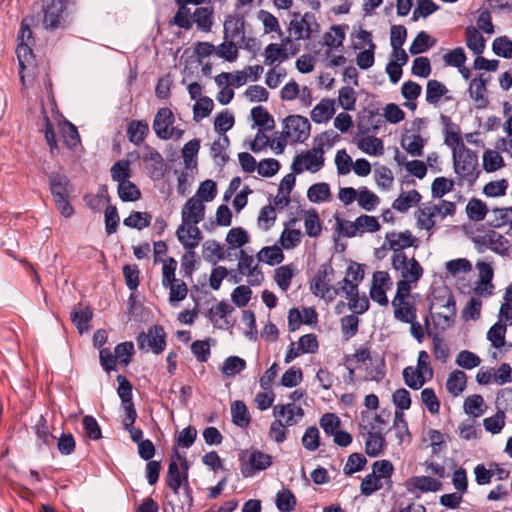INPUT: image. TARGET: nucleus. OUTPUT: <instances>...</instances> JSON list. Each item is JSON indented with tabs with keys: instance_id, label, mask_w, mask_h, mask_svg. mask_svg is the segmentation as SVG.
Returning <instances> with one entry per match:
<instances>
[{
	"instance_id": "09e8293b",
	"label": "nucleus",
	"mask_w": 512,
	"mask_h": 512,
	"mask_svg": "<svg viewBox=\"0 0 512 512\" xmlns=\"http://www.w3.org/2000/svg\"><path fill=\"white\" fill-rule=\"evenodd\" d=\"M167 485L173 491L174 494L179 493V489L182 486L183 480V471L181 472L178 464L175 461H171L168 466L167 472Z\"/></svg>"
},
{
	"instance_id": "4d7b16f0",
	"label": "nucleus",
	"mask_w": 512,
	"mask_h": 512,
	"mask_svg": "<svg viewBox=\"0 0 512 512\" xmlns=\"http://www.w3.org/2000/svg\"><path fill=\"white\" fill-rule=\"evenodd\" d=\"M367 463L366 457L361 453H352L349 455L347 462L344 466L343 472L345 475L350 476L356 472L364 469Z\"/></svg>"
},
{
	"instance_id": "2eb2a0df",
	"label": "nucleus",
	"mask_w": 512,
	"mask_h": 512,
	"mask_svg": "<svg viewBox=\"0 0 512 512\" xmlns=\"http://www.w3.org/2000/svg\"><path fill=\"white\" fill-rule=\"evenodd\" d=\"M488 79L483 78V75L471 80L469 85V95L476 102L478 109L485 108L489 101L486 96Z\"/></svg>"
},
{
	"instance_id": "9b49d317",
	"label": "nucleus",
	"mask_w": 512,
	"mask_h": 512,
	"mask_svg": "<svg viewBox=\"0 0 512 512\" xmlns=\"http://www.w3.org/2000/svg\"><path fill=\"white\" fill-rule=\"evenodd\" d=\"M147 153L143 156V161L150 163V177L159 180L164 177L167 171V164L162 155L148 144L144 145Z\"/></svg>"
},
{
	"instance_id": "37998d69",
	"label": "nucleus",
	"mask_w": 512,
	"mask_h": 512,
	"mask_svg": "<svg viewBox=\"0 0 512 512\" xmlns=\"http://www.w3.org/2000/svg\"><path fill=\"white\" fill-rule=\"evenodd\" d=\"M246 368V361L238 356L227 357L221 367V373L226 377H234Z\"/></svg>"
},
{
	"instance_id": "bf43d9fd",
	"label": "nucleus",
	"mask_w": 512,
	"mask_h": 512,
	"mask_svg": "<svg viewBox=\"0 0 512 512\" xmlns=\"http://www.w3.org/2000/svg\"><path fill=\"white\" fill-rule=\"evenodd\" d=\"M203 258L212 264H216L217 261L223 259L221 245L215 240L205 242L203 244Z\"/></svg>"
},
{
	"instance_id": "6e6d98bb",
	"label": "nucleus",
	"mask_w": 512,
	"mask_h": 512,
	"mask_svg": "<svg viewBox=\"0 0 512 512\" xmlns=\"http://www.w3.org/2000/svg\"><path fill=\"white\" fill-rule=\"evenodd\" d=\"M402 375L405 384L414 390L420 389L426 382L421 371H416L411 366L404 368Z\"/></svg>"
},
{
	"instance_id": "c85d7f7f",
	"label": "nucleus",
	"mask_w": 512,
	"mask_h": 512,
	"mask_svg": "<svg viewBox=\"0 0 512 512\" xmlns=\"http://www.w3.org/2000/svg\"><path fill=\"white\" fill-rule=\"evenodd\" d=\"M192 21L196 23L198 30L210 32L213 25V9L210 7L196 8Z\"/></svg>"
},
{
	"instance_id": "2f4dec72",
	"label": "nucleus",
	"mask_w": 512,
	"mask_h": 512,
	"mask_svg": "<svg viewBox=\"0 0 512 512\" xmlns=\"http://www.w3.org/2000/svg\"><path fill=\"white\" fill-rule=\"evenodd\" d=\"M275 504L280 512H292L295 510L297 500L289 488H283L277 492Z\"/></svg>"
},
{
	"instance_id": "bb28decb",
	"label": "nucleus",
	"mask_w": 512,
	"mask_h": 512,
	"mask_svg": "<svg viewBox=\"0 0 512 512\" xmlns=\"http://www.w3.org/2000/svg\"><path fill=\"white\" fill-rule=\"evenodd\" d=\"M466 45L476 55H481L485 49V39L472 25L465 29Z\"/></svg>"
},
{
	"instance_id": "6ab92c4d",
	"label": "nucleus",
	"mask_w": 512,
	"mask_h": 512,
	"mask_svg": "<svg viewBox=\"0 0 512 512\" xmlns=\"http://www.w3.org/2000/svg\"><path fill=\"white\" fill-rule=\"evenodd\" d=\"M334 104L333 99H322L311 111L312 121L318 124L328 122L335 113Z\"/></svg>"
},
{
	"instance_id": "6e6552de",
	"label": "nucleus",
	"mask_w": 512,
	"mask_h": 512,
	"mask_svg": "<svg viewBox=\"0 0 512 512\" xmlns=\"http://www.w3.org/2000/svg\"><path fill=\"white\" fill-rule=\"evenodd\" d=\"M333 275L334 269L330 263L321 264L317 273L310 281L311 292L317 297L325 298L332 289L329 282L332 280Z\"/></svg>"
},
{
	"instance_id": "72a5a7b5",
	"label": "nucleus",
	"mask_w": 512,
	"mask_h": 512,
	"mask_svg": "<svg viewBox=\"0 0 512 512\" xmlns=\"http://www.w3.org/2000/svg\"><path fill=\"white\" fill-rule=\"evenodd\" d=\"M257 259L260 262H265L268 265L274 266L284 260V254L278 246L263 247L257 254Z\"/></svg>"
},
{
	"instance_id": "4c0bfd02",
	"label": "nucleus",
	"mask_w": 512,
	"mask_h": 512,
	"mask_svg": "<svg viewBox=\"0 0 512 512\" xmlns=\"http://www.w3.org/2000/svg\"><path fill=\"white\" fill-rule=\"evenodd\" d=\"M410 484L421 492H436L441 489L442 483L430 476H415L410 479Z\"/></svg>"
},
{
	"instance_id": "f03ea898",
	"label": "nucleus",
	"mask_w": 512,
	"mask_h": 512,
	"mask_svg": "<svg viewBox=\"0 0 512 512\" xmlns=\"http://www.w3.org/2000/svg\"><path fill=\"white\" fill-rule=\"evenodd\" d=\"M453 166L454 171L463 180H466L470 185H473L478 179L481 171L478 168V155L470 148L463 150L453 151Z\"/></svg>"
},
{
	"instance_id": "0e129e2a",
	"label": "nucleus",
	"mask_w": 512,
	"mask_h": 512,
	"mask_svg": "<svg viewBox=\"0 0 512 512\" xmlns=\"http://www.w3.org/2000/svg\"><path fill=\"white\" fill-rule=\"evenodd\" d=\"M382 488L383 482L372 473L366 475L360 484V492L364 496H371Z\"/></svg>"
},
{
	"instance_id": "8fccbe9b",
	"label": "nucleus",
	"mask_w": 512,
	"mask_h": 512,
	"mask_svg": "<svg viewBox=\"0 0 512 512\" xmlns=\"http://www.w3.org/2000/svg\"><path fill=\"white\" fill-rule=\"evenodd\" d=\"M61 134L65 145L72 149L80 143V136L74 124L65 121L60 125Z\"/></svg>"
},
{
	"instance_id": "aec40b11",
	"label": "nucleus",
	"mask_w": 512,
	"mask_h": 512,
	"mask_svg": "<svg viewBox=\"0 0 512 512\" xmlns=\"http://www.w3.org/2000/svg\"><path fill=\"white\" fill-rule=\"evenodd\" d=\"M476 267L479 271V281L475 288L476 293L482 294L483 289H485L489 295L492 294V279L494 276L492 266L486 262H478Z\"/></svg>"
},
{
	"instance_id": "680f3d73",
	"label": "nucleus",
	"mask_w": 512,
	"mask_h": 512,
	"mask_svg": "<svg viewBox=\"0 0 512 512\" xmlns=\"http://www.w3.org/2000/svg\"><path fill=\"white\" fill-rule=\"evenodd\" d=\"M214 107L213 100L207 96L201 97L193 106V118L199 121L212 112Z\"/></svg>"
},
{
	"instance_id": "7ed1b4c3",
	"label": "nucleus",
	"mask_w": 512,
	"mask_h": 512,
	"mask_svg": "<svg viewBox=\"0 0 512 512\" xmlns=\"http://www.w3.org/2000/svg\"><path fill=\"white\" fill-rule=\"evenodd\" d=\"M30 21L28 18H24L21 21L20 32L17 37L18 45L16 49V54L19 62V73L21 75V80L24 81V76L22 75L23 70L33 64L34 55L32 51V45L35 43L32 30L30 28Z\"/></svg>"
},
{
	"instance_id": "864d4df0",
	"label": "nucleus",
	"mask_w": 512,
	"mask_h": 512,
	"mask_svg": "<svg viewBox=\"0 0 512 512\" xmlns=\"http://www.w3.org/2000/svg\"><path fill=\"white\" fill-rule=\"evenodd\" d=\"M305 230L309 237H317L320 235L322 227L318 213L311 209L305 213Z\"/></svg>"
},
{
	"instance_id": "13d9d810",
	"label": "nucleus",
	"mask_w": 512,
	"mask_h": 512,
	"mask_svg": "<svg viewBox=\"0 0 512 512\" xmlns=\"http://www.w3.org/2000/svg\"><path fill=\"white\" fill-rule=\"evenodd\" d=\"M394 472L393 464L389 460H378L372 465V474L378 477L380 481L388 480L392 483L391 477Z\"/></svg>"
},
{
	"instance_id": "c9c22d12",
	"label": "nucleus",
	"mask_w": 512,
	"mask_h": 512,
	"mask_svg": "<svg viewBox=\"0 0 512 512\" xmlns=\"http://www.w3.org/2000/svg\"><path fill=\"white\" fill-rule=\"evenodd\" d=\"M463 408L466 414L478 418L485 412L484 399L479 394L470 395L465 399Z\"/></svg>"
},
{
	"instance_id": "cd10ccee",
	"label": "nucleus",
	"mask_w": 512,
	"mask_h": 512,
	"mask_svg": "<svg viewBox=\"0 0 512 512\" xmlns=\"http://www.w3.org/2000/svg\"><path fill=\"white\" fill-rule=\"evenodd\" d=\"M427 140L419 134L412 136H404L401 140V146L413 157H420L423 155V148Z\"/></svg>"
},
{
	"instance_id": "5701e85b",
	"label": "nucleus",
	"mask_w": 512,
	"mask_h": 512,
	"mask_svg": "<svg viewBox=\"0 0 512 512\" xmlns=\"http://www.w3.org/2000/svg\"><path fill=\"white\" fill-rule=\"evenodd\" d=\"M178 10L176 11L171 24L179 28L190 30L193 26V21L190 17V9L187 7L189 4L184 0H175Z\"/></svg>"
},
{
	"instance_id": "39448f33",
	"label": "nucleus",
	"mask_w": 512,
	"mask_h": 512,
	"mask_svg": "<svg viewBox=\"0 0 512 512\" xmlns=\"http://www.w3.org/2000/svg\"><path fill=\"white\" fill-rule=\"evenodd\" d=\"M385 240L388 244V249L393 251L391 259L392 268L400 267L406 260L404 249L418 246L417 238L409 230L386 233Z\"/></svg>"
},
{
	"instance_id": "de8ad7c7",
	"label": "nucleus",
	"mask_w": 512,
	"mask_h": 512,
	"mask_svg": "<svg viewBox=\"0 0 512 512\" xmlns=\"http://www.w3.org/2000/svg\"><path fill=\"white\" fill-rule=\"evenodd\" d=\"M431 37L429 34L425 31H420L414 40L412 41L409 52L412 55H418L421 53L426 52L430 47H432L435 44V40L433 39L432 42H430Z\"/></svg>"
},
{
	"instance_id": "ea45409f",
	"label": "nucleus",
	"mask_w": 512,
	"mask_h": 512,
	"mask_svg": "<svg viewBox=\"0 0 512 512\" xmlns=\"http://www.w3.org/2000/svg\"><path fill=\"white\" fill-rule=\"evenodd\" d=\"M265 64L272 65L277 60L283 62L289 58L287 48L280 46L277 43H270L266 46L265 51Z\"/></svg>"
},
{
	"instance_id": "58836bf2",
	"label": "nucleus",
	"mask_w": 512,
	"mask_h": 512,
	"mask_svg": "<svg viewBox=\"0 0 512 512\" xmlns=\"http://www.w3.org/2000/svg\"><path fill=\"white\" fill-rule=\"evenodd\" d=\"M357 201L358 205L366 211H373L380 203L379 197L365 186L358 189Z\"/></svg>"
},
{
	"instance_id": "a18cd8bd",
	"label": "nucleus",
	"mask_w": 512,
	"mask_h": 512,
	"mask_svg": "<svg viewBox=\"0 0 512 512\" xmlns=\"http://www.w3.org/2000/svg\"><path fill=\"white\" fill-rule=\"evenodd\" d=\"M393 428L396 430V437L400 444L405 441L410 442L411 434L403 412L398 410L395 411Z\"/></svg>"
},
{
	"instance_id": "f8f14e48",
	"label": "nucleus",
	"mask_w": 512,
	"mask_h": 512,
	"mask_svg": "<svg viewBox=\"0 0 512 512\" xmlns=\"http://www.w3.org/2000/svg\"><path fill=\"white\" fill-rule=\"evenodd\" d=\"M272 465V456L259 450H252L249 456V466L242 467L245 477L252 476L256 471H263Z\"/></svg>"
},
{
	"instance_id": "3c124183",
	"label": "nucleus",
	"mask_w": 512,
	"mask_h": 512,
	"mask_svg": "<svg viewBox=\"0 0 512 512\" xmlns=\"http://www.w3.org/2000/svg\"><path fill=\"white\" fill-rule=\"evenodd\" d=\"M358 147L363 152L373 156H381L384 153L383 141L373 136L361 139Z\"/></svg>"
},
{
	"instance_id": "a211bd4d",
	"label": "nucleus",
	"mask_w": 512,
	"mask_h": 512,
	"mask_svg": "<svg viewBox=\"0 0 512 512\" xmlns=\"http://www.w3.org/2000/svg\"><path fill=\"white\" fill-rule=\"evenodd\" d=\"M237 38L245 40L244 19L228 16L224 22V40L233 41Z\"/></svg>"
},
{
	"instance_id": "c03bdc74",
	"label": "nucleus",
	"mask_w": 512,
	"mask_h": 512,
	"mask_svg": "<svg viewBox=\"0 0 512 512\" xmlns=\"http://www.w3.org/2000/svg\"><path fill=\"white\" fill-rule=\"evenodd\" d=\"M488 212L486 204L480 200L473 198L466 206V213L470 220L479 222L484 220Z\"/></svg>"
},
{
	"instance_id": "dca6fc26",
	"label": "nucleus",
	"mask_w": 512,
	"mask_h": 512,
	"mask_svg": "<svg viewBox=\"0 0 512 512\" xmlns=\"http://www.w3.org/2000/svg\"><path fill=\"white\" fill-rule=\"evenodd\" d=\"M440 119L445 126V144L451 146L453 149L456 148L457 150L467 148L463 143L458 127L452 123L451 118L442 114Z\"/></svg>"
},
{
	"instance_id": "a878e982",
	"label": "nucleus",
	"mask_w": 512,
	"mask_h": 512,
	"mask_svg": "<svg viewBox=\"0 0 512 512\" xmlns=\"http://www.w3.org/2000/svg\"><path fill=\"white\" fill-rule=\"evenodd\" d=\"M92 317L93 311L88 306L84 309L74 308L70 314L71 321L76 326L80 334H83L89 330V322Z\"/></svg>"
},
{
	"instance_id": "a19ab883",
	"label": "nucleus",
	"mask_w": 512,
	"mask_h": 512,
	"mask_svg": "<svg viewBox=\"0 0 512 512\" xmlns=\"http://www.w3.org/2000/svg\"><path fill=\"white\" fill-rule=\"evenodd\" d=\"M232 422L239 427H246L250 423L248 409L243 401L237 400L231 406Z\"/></svg>"
},
{
	"instance_id": "69168bd1",
	"label": "nucleus",
	"mask_w": 512,
	"mask_h": 512,
	"mask_svg": "<svg viewBox=\"0 0 512 512\" xmlns=\"http://www.w3.org/2000/svg\"><path fill=\"white\" fill-rule=\"evenodd\" d=\"M493 52L500 57L512 58V41L506 36H500L494 39L492 44Z\"/></svg>"
},
{
	"instance_id": "20e7f679",
	"label": "nucleus",
	"mask_w": 512,
	"mask_h": 512,
	"mask_svg": "<svg viewBox=\"0 0 512 512\" xmlns=\"http://www.w3.org/2000/svg\"><path fill=\"white\" fill-rule=\"evenodd\" d=\"M43 26L46 30L64 29L67 24L68 0H42Z\"/></svg>"
},
{
	"instance_id": "774afa93",
	"label": "nucleus",
	"mask_w": 512,
	"mask_h": 512,
	"mask_svg": "<svg viewBox=\"0 0 512 512\" xmlns=\"http://www.w3.org/2000/svg\"><path fill=\"white\" fill-rule=\"evenodd\" d=\"M226 241L233 247H242L249 242V235L242 227H235L227 233Z\"/></svg>"
},
{
	"instance_id": "c756f323",
	"label": "nucleus",
	"mask_w": 512,
	"mask_h": 512,
	"mask_svg": "<svg viewBox=\"0 0 512 512\" xmlns=\"http://www.w3.org/2000/svg\"><path fill=\"white\" fill-rule=\"evenodd\" d=\"M251 117L254 124L260 130H272L275 126L274 118L269 114L268 110L263 106H256L251 109Z\"/></svg>"
},
{
	"instance_id": "7c9ffc66",
	"label": "nucleus",
	"mask_w": 512,
	"mask_h": 512,
	"mask_svg": "<svg viewBox=\"0 0 512 512\" xmlns=\"http://www.w3.org/2000/svg\"><path fill=\"white\" fill-rule=\"evenodd\" d=\"M448 93L447 87L436 79L428 80L426 85V102L437 105L440 99Z\"/></svg>"
},
{
	"instance_id": "0eeeda50",
	"label": "nucleus",
	"mask_w": 512,
	"mask_h": 512,
	"mask_svg": "<svg viewBox=\"0 0 512 512\" xmlns=\"http://www.w3.org/2000/svg\"><path fill=\"white\" fill-rule=\"evenodd\" d=\"M311 124L301 115H289L283 121L282 135L292 138L294 142L303 143L310 136Z\"/></svg>"
},
{
	"instance_id": "473e14b6",
	"label": "nucleus",
	"mask_w": 512,
	"mask_h": 512,
	"mask_svg": "<svg viewBox=\"0 0 512 512\" xmlns=\"http://www.w3.org/2000/svg\"><path fill=\"white\" fill-rule=\"evenodd\" d=\"M295 223H296V219L295 218L291 219L286 224V228L284 229V231L282 232V234L280 236V242L284 249L288 250V249L294 248L301 241V237H302L301 231L298 229H289L288 228L290 225L295 224Z\"/></svg>"
},
{
	"instance_id": "e2e57ef3",
	"label": "nucleus",
	"mask_w": 512,
	"mask_h": 512,
	"mask_svg": "<svg viewBox=\"0 0 512 512\" xmlns=\"http://www.w3.org/2000/svg\"><path fill=\"white\" fill-rule=\"evenodd\" d=\"M506 325L500 322L495 323L487 332V339L492 346L499 349L505 344Z\"/></svg>"
},
{
	"instance_id": "052dcab7",
	"label": "nucleus",
	"mask_w": 512,
	"mask_h": 512,
	"mask_svg": "<svg viewBox=\"0 0 512 512\" xmlns=\"http://www.w3.org/2000/svg\"><path fill=\"white\" fill-rule=\"evenodd\" d=\"M505 425V412L499 409L495 415L485 418L483 426L487 432L498 434L502 431Z\"/></svg>"
},
{
	"instance_id": "4468645a",
	"label": "nucleus",
	"mask_w": 512,
	"mask_h": 512,
	"mask_svg": "<svg viewBox=\"0 0 512 512\" xmlns=\"http://www.w3.org/2000/svg\"><path fill=\"white\" fill-rule=\"evenodd\" d=\"M304 167L306 170L316 173L324 166V149L323 143H318L312 149L301 153Z\"/></svg>"
},
{
	"instance_id": "49530a36",
	"label": "nucleus",
	"mask_w": 512,
	"mask_h": 512,
	"mask_svg": "<svg viewBox=\"0 0 512 512\" xmlns=\"http://www.w3.org/2000/svg\"><path fill=\"white\" fill-rule=\"evenodd\" d=\"M299 17L300 13H293V19L289 24V32L295 40L309 39L311 36V27L309 24H307V27H304L303 20H298Z\"/></svg>"
},
{
	"instance_id": "423d86ee",
	"label": "nucleus",
	"mask_w": 512,
	"mask_h": 512,
	"mask_svg": "<svg viewBox=\"0 0 512 512\" xmlns=\"http://www.w3.org/2000/svg\"><path fill=\"white\" fill-rule=\"evenodd\" d=\"M166 333L161 325H152L147 332H140L136 338L138 348L142 351H152L161 354L166 348Z\"/></svg>"
},
{
	"instance_id": "5fc2aeb1",
	"label": "nucleus",
	"mask_w": 512,
	"mask_h": 512,
	"mask_svg": "<svg viewBox=\"0 0 512 512\" xmlns=\"http://www.w3.org/2000/svg\"><path fill=\"white\" fill-rule=\"evenodd\" d=\"M503 157L496 151L486 150L483 154V167L486 172H495L504 166Z\"/></svg>"
},
{
	"instance_id": "9d476101",
	"label": "nucleus",
	"mask_w": 512,
	"mask_h": 512,
	"mask_svg": "<svg viewBox=\"0 0 512 512\" xmlns=\"http://www.w3.org/2000/svg\"><path fill=\"white\" fill-rule=\"evenodd\" d=\"M174 123V115L169 108H160L153 120V130L158 138L168 140L171 138L169 128Z\"/></svg>"
},
{
	"instance_id": "f257e3e1",
	"label": "nucleus",
	"mask_w": 512,
	"mask_h": 512,
	"mask_svg": "<svg viewBox=\"0 0 512 512\" xmlns=\"http://www.w3.org/2000/svg\"><path fill=\"white\" fill-rule=\"evenodd\" d=\"M48 184L55 206L61 215L65 218L71 217L74 209L69 202L72 187L68 176L63 172H51L48 175Z\"/></svg>"
},
{
	"instance_id": "412c9836",
	"label": "nucleus",
	"mask_w": 512,
	"mask_h": 512,
	"mask_svg": "<svg viewBox=\"0 0 512 512\" xmlns=\"http://www.w3.org/2000/svg\"><path fill=\"white\" fill-rule=\"evenodd\" d=\"M385 443L384 435L380 431H375V427H372L365 442L366 454L370 457L380 456L383 453Z\"/></svg>"
},
{
	"instance_id": "ddd939ff",
	"label": "nucleus",
	"mask_w": 512,
	"mask_h": 512,
	"mask_svg": "<svg viewBox=\"0 0 512 512\" xmlns=\"http://www.w3.org/2000/svg\"><path fill=\"white\" fill-rule=\"evenodd\" d=\"M176 235L179 242L184 246V248L189 250H192L195 247H197L202 239L200 229L197 227V225L194 224H181L176 231Z\"/></svg>"
},
{
	"instance_id": "393cba45",
	"label": "nucleus",
	"mask_w": 512,
	"mask_h": 512,
	"mask_svg": "<svg viewBox=\"0 0 512 512\" xmlns=\"http://www.w3.org/2000/svg\"><path fill=\"white\" fill-rule=\"evenodd\" d=\"M466 384V374L462 370H455L449 374L446 388L451 395L457 397L465 390Z\"/></svg>"
},
{
	"instance_id": "b1692460",
	"label": "nucleus",
	"mask_w": 512,
	"mask_h": 512,
	"mask_svg": "<svg viewBox=\"0 0 512 512\" xmlns=\"http://www.w3.org/2000/svg\"><path fill=\"white\" fill-rule=\"evenodd\" d=\"M149 132L148 123L142 120H132L127 128V136L131 143L140 145Z\"/></svg>"
},
{
	"instance_id": "79ce46f5",
	"label": "nucleus",
	"mask_w": 512,
	"mask_h": 512,
	"mask_svg": "<svg viewBox=\"0 0 512 512\" xmlns=\"http://www.w3.org/2000/svg\"><path fill=\"white\" fill-rule=\"evenodd\" d=\"M117 192L123 202H134L141 198L139 188L130 180L119 183Z\"/></svg>"
},
{
	"instance_id": "f3484780",
	"label": "nucleus",
	"mask_w": 512,
	"mask_h": 512,
	"mask_svg": "<svg viewBox=\"0 0 512 512\" xmlns=\"http://www.w3.org/2000/svg\"><path fill=\"white\" fill-rule=\"evenodd\" d=\"M396 271L401 272V276L403 280H407L413 283H417L423 276L424 270L420 263L415 259L411 258L406 260L400 267L393 268Z\"/></svg>"
},
{
	"instance_id": "e433bc0d",
	"label": "nucleus",
	"mask_w": 512,
	"mask_h": 512,
	"mask_svg": "<svg viewBox=\"0 0 512 512\" xmlns=\"http://www.w3.org/2000/svg\"><path fill=\"white\" fill-rule=\"evenodd\" d=\"M330 196V186L326 182L315 183L307 190V198L313 203L325 202Z\"/></svg>"
},
{
	"instance_id": "338daca9",
	"label": "nucleus",
	"mask_w": 512,
	"mask_h": 512,
	"mask_svg": "<svg viewBox=\"0 0 512 512\" xmlns=\"http://www.w3.org/2000/svg\"><path fill=\"white\" fill-rule=\"evenodd\" d=\"M217 195V185L216 182H214L211 179H207L203 182H201L197 192L196 197L202 200V202H210L212 201Z\"/></svg>"
},
{
	"instance_id": "f704fd0d",
	"label": "nucleus",
	"mask_w": 512,
	"mask_h": 512,
	"mask_svg": "<svg viewBox=\"0 0 512 512\" xmlns=\"http://www.w3.org/2000/svg\"><path fill=\"white\" fill-rule=\"evenodd\" d=\"M152 216L148 212L132 211L123 221L126 227L142 230L149 227Z\"/></svg>"
},
{
	"instance_id": "4be33fe9",
	"label": "nucleus",
	"mask_w": 512,
	"mask_h": 512,
	"mask_svg": "<svg viewBox=\"0 0 512 512\" xmlns=\"http://www.w3.org/2000/svg\"><path fill=\"white\" fill-rule=\"evenodd\" d=\"M421 198V194L417 190L412 189L407 193H401L392 203V208L398 212L405 213L411 207L418 205Z\"/></svg>"
},
{
	"instance_id": "603ef678",
	"label": "nucleus",
	"mask_w": 512,
	"mask_h": 512,
	"mask_svg": "<svg viewBox=\"0 0 512 512\" xmlns=\"http://www.w3.org/2000/svg\"><path fill=\"white\" fill-rule=\"evenodd\" d=\"M110 173L112 180L118 182V184L129 180L131 177L130 162L128 160L116 161L112 165Z\"/></svg>"
},
{
	"instance_id": "1a4fd4ad",
	"label": "nucleus",
	"mask_w": 512,
	"mask_h": 512,
	"mask_svg": "<svg viewBox=\"0 0 512 512\" xmlns=\"http://www.w3.org/2000/svg\"><path fill=\"white\" fill-rule=\"evenodd\" d=\"M182 224H199L205 218V205L196 196L189 198L181 211Z\"/></svg>"
}]
</instances>
